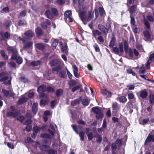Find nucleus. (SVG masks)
Masks as SVG:
<instances>
[{"instance_id": "obj_37", "label": "nucleus", "mask_w": 154, "mask_h": 154, "mask_svg": "<svg viewBox=\"0 0 154 154\" xmlns=\"http://www.w3.org/2000/svg\"><path fill=\"white\" fill-rule=\"evenodd\" d=\"M124 49L125 51V53H127L128 52V50L129 49H128V45L127 42L125 41L124 42Z\"/></svg>"}, {"instance_id": "obj_49", "label": "nucleus", "mask_w": 154, "mask_h": 154, "mask_svg": "<svg viewBox=\"0 0 154 154\" xmlns=\"http://www.w3.org/2000/svg\"><path fill=\"white\" fill-rule=\"evenodd\" d=\"M51 11L52 13L55 15H57L58 14V11L55 8H53L51 9Z\"/></svg>"}, {"instance_id": "obj_42", "label": "nucleus", "mask_w": 154, "mask_h": 154, "mask_svg": "<svg viewBox=\"0 0 154 154\" xmlns=\"http://www.w3.org/2000/svg\"><path fill=\"white\" fill-rule=\"evenodd\" d=\"M16 62L19 64H21L22 63V58L20 57H18L16 59Z\"/></svg>"}, {"instance_id": "obj_45", "label": "nucleus", "mask_w": 154, "mask_h": 154, "mask_svg": "<svg viewBox=\"0 0 154 154\" xmlns=\"http://www.w3.org/2000/svg\"><path fill=\"white\" fill-rule=\"evenodd\" d=\"M3 36H4L5 38L8 39H9L10 38V34L7 32L4 33Z\"/></svg>"}, {"instance_id": "obj_36", "label": "nucleus", "mask_w": 154, "mask_h": 154, "mask_svg": "<svg viewBox=\"0 0 154 154\" xmlns=\"http://www.w3.org/2000/svg\"><path fill=\"white\" fill-rule=\"evenodd\" d=\"M85 133L83 131H81L79 134V137L81 138V140L84 141V135Z\"/></svg>"}, {"instance_id": "obj_28", "label": "nucleus", "mask_w": 154, "mask_h": 154, "mask_svg": "<svg viewBox=\"0 0 154 154\" xmlns=\"http://www.w3.org/2000/svg\"><path fill=\"white\" fill-rule=\"evenodd\" d=\"M143 34L145 37L147 39H149L150 37V35L149 32L145 30L143 32Z\"/></svg>"}, {"instance_id": "obj_32", "label": "nucleus", "mask_w": 154, "mask_h": 154, "mask_svg": "<svg viewBox=\"0 0 154 154\" xmlns=\"http://www.w3.org/2000/svg\"><path fill=\"white\" fill-rule=\"evenodd\" d=\"M80 101L78 99L75 100L71 102V103L72 105L75 106L80 103Z\"/></svg>"}, {"instance_id": "obj_25", "label": "nucleus", "mask_w": 154, "mask_h": 154, "mask_svg": "<svg viewBox=\"0 0 154 154\" xmlns=\"http://www.w3.org/2000/svg\"><path fill=\"white\" fill-rule=\"evenodd\" d=\"M35 32L36 34L38 35H42L43 33L42 29L39 27H37L35 29Z\"/></svg>"}, {"instance_id": "obj_48", "label": "nucleus", "mask_w": 154, "mask_h": 154, "mask_svg": "<svg viewBox=\"0 0 154 154\" xmlns=\"http://www.w3.org/2000/svg\"><path fill=\"white\" fill-rule=\"evenodd\" d=\"M115 43V40L113 38H112L109 43V46L111 48H113Z\"/></svg>"}, {"instance_id": "obj_12", "label": "nucleus", "mask_w": 154, "mask_h": 154, "mask_svg": "<svg viewBox=\"0 0 154 154\" xmlns=\"http://www.w3.org/2000/svg\"><path fill=\"white\" fill-rule=\"evenodd\" d=\"M28 100V98L25 97L24 94L22 95L21 96V98L19 100L18 103L20 105H21L26 102Z\"/></svg>"}, {"instance_id": "obj_44", "label": "nucleus", "mask_w": 154, "mask_h": 154, "mask_svg": "<svg viewBox=\"0 0 154 154\" xmlns=\"http://www.w3.org/2000/svg\"><path fill=\"white\" fill-rule=\"evenodd\" d=\"M40 136L42 138H50V136L48 134H42Z\"/></svg>"}, {"instance_id": "obj_24", "label": "nucleus", "mask_w": 154, "mask_h": 154, "mask_svg": "<svg viewBox=\"0 0 154 154\" xmlns=\"http://www.w3.org/2000/svg\"><path fill=\"white\" fill-rule=\"evenodd\" d=\"M7 115L8 116L11 117H15L17 116V114L15 112L9 111L7 112Z\"/></svg>"}, {"instance_id": "obj_11", "label": "nucleus", "mask_w": 154, "mask_h": 154, "mask_svg": "<svg viewBox=\"0 0 154 154\" xmlns=\"http://www.w3.org/2000/svg\"><path fill=\"white\" fill-rule=\"evenodd\" d=\"M7 50L10 53L15 54L17 53L18 51L17 49L14 47L11 46H8L7 48Z\"/></svg>"}, {"instance_id": "obj_62", "label": "nucleus", "mask_w": 154, "mask_h": 154, "mask_svg": "<svg viewBox=\"0 0 154 154\" xmlns=\"http://www.w3.org/2000/svg\"><path fill=\"white\" fill-rule=\"evenodd\" d=\"M106 92L105 93V94L107 96V97H110L111 96L112 94L111 92L108 91L106 89L105 90Z\"/></svg>"}, {"instance_id": "obj_57", "label": "nucleus", "mask_w": 154, "mask_h": 154, "mask_svg": "<svg viewBox=\"0 0 154 154\" xmlns=\"http://www.w3.org/2000/svg\"><path fill=\"white\" fill-rule=\"evenodd\" d=\"M99 11L100 14V16H102L104 12L103 9L101 7H99Z\"/></svg>"}, {"instance_id": "obj_2", "label": "nucleus", "mask_w": 154, "mask_h": 154, "mask_svg": "<svg viewBox=\"0 0 154 154\" xmlns=\"http://www.w3.org/2000/svg\"><path fill=\"white\" fill-rule=\"evenodd\" d=\"M92 111L96 114V118L97 119H101L103 114L101 110L97 107H94L92 108Z\"/></svg>"}, {"instance_id": "obj_19", "label": "nucleus", "mask_w": 154, "mask_h": 154, "mask_svg": "<svg viewBox=\"0 0 154 154\" xmlns=\"http://www.w3.org/2000/svg\"><path fill=\"white\" fill-rule=\"evenodd\" d=\"M38 104L36 103H34L32 105V111L35 114L36 113L38 110Z\"/></svg>"}, {"instance_id": "obj_38", "label": "nucleus", "mask_w": 154, "mask_h": 154, "mask_svg": "<svg viewBox=\"0 0 154 154\" xmlns=\"http://www.w3.org/2000/svg\"><path fill=\"white\" fill-rule=\"evenodd\" d=\"M96 137L97 138L96 142L97 143H100L102 140V137L100 136L99 134H98Z\"/></svg>"}, {"instance_id": "obj_50", "label": "nucleus", "mask_w": 154, "mask_h": 154, "mask_svg": "<svg viewBox=\"0 0 154 154\" xmlns=\"http://www.w3.org/2000/svg\"><path fill=\"white\" fill-rule=\"evenodd\" d=\"M9 64L10 65V66L11 68H15L16 67V64L15 62L13 61H11L9 63Z\"/></svg>"}, {"instance_id": "obj_35", "label": "nucleus", "mask_w": 154, "mask_h": 154, "mask_svg": "<svg viewBox=\"0 0 154 154\" xmlns=\"http://www.w3.org/2000/svg\"><path fill=\"white\" fill-rule=\"evenodd\" d=\"M49 154H57V151L54 149H50L47 151Z\"/></svg>"}, {"instance_id": "obj_61", "label": "nucleus", "mask_w": 154, "mask_h": 154, "mask_svg": "<svg viewBox=\"0 0 154 154\" xmlns=\"http://www.w3.org/2000/svg\"><path fill=\"white\" fill-rule=\"evenodd\" d=\"M57 101V100H54L51 102V107L53 109L54 108L56 105Z\"/></svg>"}, {"instance_id": "obj_6", "label": "nucleus", "mask_w": 154, "mask_h": 154, "mask_svg": "<svg viewBox=\"0 0 154 154\" xmlns=\"http://www.w3.org/2000/svg\"><path fill=\"white\" fill-rule=\"evenodd\" d=\"M122 145L121 141L118 139H117L115 141L114 143L112 145V151H115L118 147H120Z\"/></svg>"}, {"instance_id": "obj_46", "label": "nucleus", "mask_w": 154, "mask_h": 154, "mask_svg": "<svg viewBox=\"0 0 154 154\" xmlns=\"http://www.w3.org/2000/svg\"><path fill=\"white\" fill-rule=\"evenodd\" d=\"M63 93V91L62 90L58 89L56 91V95L57 96H59L62 94Z\"/></svg>"}, {"instance_id": "obj_20", "label": "nucleus", "mask_w": 154, "mask_h": 154, "mask_svg": "<svg viewBox=\"0 0 154 154\" xmlns=\"http://www.w3.org/2000/svg\"><path fill=\"white\" fill-rule=\"evenodd\" d=\"M24 34L26 36L29 37H32L34 35L33 33L30 30L25 32L24 33Z\"/></svg>"}, {"instance_id": "obj_7", "label": "nucleus", "mask_w": 154, "mask_h": 154, "mask_svg": "<svg viewBox=\"0 0 154 154\" xmlns=\"http://www.w3.org/2000/svg\"><path fill=\"white\" fill-rule=\"evenodd\" d=\"M0 81L3 82L5 85H10L11 84V81L8 77L7 76H4L0 79Z\"/></svg>"}, {"instance_id": "obj_1", "label": "nucleus", "mask_w": 154, "mask_h": 154, "mask_svg": "<svg viewBox=\"0 0 154 154\" xmlns=\"http://www.w3.org/2000/svg\"><path fill=\"white\" fill-rule=\"evenodd\" d=\"M78 13L79 16L84 24H86V22L90 21L94 17L93 12L91 11H89L86 15H85V11H82L80 10Z\"/></svg>"}, {"instance_id": "obj_53", "label": "nucleus", "mask_w": 154, "mask_h": 154, "mask_svg": "<svg viewBox=\"0 0 154 154\" xmlns=\"http://www.w3.org/2000/svg\"><path fill=\"white\" fill-rule=\"evenodd\" d=\"M0 53L4 58L5 59H8V57L5 55V53L3 50L1 51Z\"/></svg>"}, {"instance_id": "obj_58", "label": "nucleus", "mask_w": 154, "mask_h": 154, "mask_svg": "<svg viewBox=\"0 0 154 154\" xmlns=\"http://www.w3.org/2000/svg\"><path fill=\"white\" fill-rule=\"evenodd\" d=\"M46 103V100H44L42 99L40 101V105L41 106H44L45 105Z\"/></svg>"}, {"instance_id": "obj_33", "label": "nucleus", "mask_w": 154, "mask_h": 154, "mask_svg": "<svg viewBox=\"0 0 154 154\" xmlns=\"http://www.w3.org/2000/svg\"><path fill=\"white\" fill-rule=\"evenodd\" d=\"M2 92L4 96L6 97H7L10 94V92L9 91L4 89H2Z\"/></svg>"}, {"instance_id": "obj_22", "label": "nucleus", "mask_w": 154, "mask_h": 154, "mask_svg": "<svg viewBox=\"0 0 154 154\" xmlns=\"http://www.w3.org/2000/svg\"><path fill=\"white\" fill-rule=\"evenodd\" d=\"M41 62V61L40 60L32 61L30 63V65L32 66H36L39 65Z\"/></svg>"}, {"instance_id": "obj_30", "label": "nucleus", "mask_w": 154, "mask_h": 154, "mask_svg": "<svg viewBox=\"0 0 154 154\" xmlns=\"http://www.w3.org/2000/svg\"><path fill=\"white\" fill-rule=\"evenodd\" d=\"M32 43L31 42H27L24 46L25 49H28L32 46Z\"/></svg>"}, {"instance_id": "obj_54", "label": "nucleus", "mask_w": 154, "mask_h": 154, "mask_svg": "<svg viewBox=\"0 0 154 154\" xmlns=\"http://www.w3.org/2000/svg\"><path fill=\"white\" fill-rule=\"evenodd\" d=\"M14 38H17V39L19 40H22L23 41V42L24 43H26L25 42V38H23L22 39L20 38V37L18 36L17 35H15L14 36Z\"/></svg>"}, {"instance_id": "obj_41", "label": "nucleus", "mask_w": 154, "mask_h": 154, "mask_svg": "<svg viewBox=\"0 0 154 154\" xmlns=\"http://www.w3.org/2000/svg\"><path fill=\"white\" fill-rule=\"evenodd\" d=\"M127 71L128 73L131 74L133 76H134L136 75L135 73L134 72L132 69H127Z\"/></svg>"}, {"instance_id": "obj_9", "label": "nucleus", "mask_w": 154, "mask_h": 154, "mask_svg": "<svg viewBox=\"0 0 154 154\" xmlns=\"http://www.w3.org/2000/svg\"><path fill=\"white\" fill-rule=\"evenodd\" d=\"M98 28L105 35H106L108 33V30L107 28L101 24H98Z\"/></svg>"}, {"instance_id": "obj_43", "label": "nucleus", "mask_w": 154, "mask_h": 154, "mask_svg": "<svg viewBox=\"0 0 154 154\" xmlns=\"http://www.w3.org/2000/svg\"><path fill=\"white\" fill-rule=\"evenodd\" d=\"M128 52L126 53L128 54L130 57H132L133 56V51L131 49H129L128 50Z\"/></svg>"}, {"instance_id": "obj_63", "label": "nucleus", "mask_w": 154, "mask_h": 154, "mask_svg": "<svg viewBox=\"0 0 154 154\" xmlns=\"http://www.w3.org/2000/svg\"><path fill=\"white\" fill-rule=\"evenodd\" d=\"M34 92L32 91H30L29 92L28 95V96L29 98H31L33 97L34 96Z\"/></svg>"}, {"instance_id": "obj_10", "label": "nucleus", "mask_w": 154, "mask_h": 154, "mask_svg": "<svg viewBox=\"0 0 154 154\" xmlns=\"http://www.w3.org/2000/svg\"><path fill=\"white\" fill-rule=\"evenodd\" d=\"M46 86L44 85H42L38 87L37 91L40 94L46 91Z\"/></svg>"}, {"instance_id": "obj_17", "label": "nucleus", "mask_w": 154, "mask_h": 154, "mask_svg": "<svg viewBox=\"0 0 154 154\" xmlns=\"http://www.w3.org/2000/svg\"><path fill=\"white\" fill-rule=\"evenodd\" d=\"M51 24V22L48 20H46L45 21L42 22L41 26L44 29L47 28V25Z\"/></svg>"}, {"instance_id": "obj_60", "label": "nucleus", "mask_w": 154, "mask_h": 154, "mask_svg": "<svg viewBox=\"0 0 154 154\" xmlns=\"http://www.w3.org/2000/svg\"><path fill=\"white\" fill-rule=\"evenodd\" d=\"M80 88V86L79 85H77L76 86H75L73 88H72V91L73 92L75 91H76L78 89Z\"/></svg>"}, {"instance_id": "obj_21", "label": "nucleus", "mask_w": 154, "mask_h": 154, "mask_svg": "<svg viewBox=\"0 0 154 154\" xmlns=\"http://www.w3.org/2000/svg\"><path fill=\"white\" fill-rule=\"evenodd\" d=\"M131 27L133 32L135 33H137L139 31V26L136 25H133L131 26Z\"/></svg>"}, {"instance_id": "obj_3", "label": "nucleus", "mask_w": 154, "mask_h": 154, "mask_svg": "<svg viewBox=\"0 0 154 154\" xmlns=\"http://www.w3.org/2000/svg\"><path fill=\"white\" fill-rule=\"evenodd\" d=\"M59 46L60 48L63 52H65L66 55L68 54V48L66 43L60 42Z\"/></svg>"}, {"instance_id": "obj_52", "label": "nucleus", "mask_w": 154, "mask_h": 154, "mask_svg": "<svg viewBox=\"0 0 154 154\" xmlns=\"http://www.w3.org/2000/svg\"><path fill=\"white\" fill-rule=\"evenodd\" d=\"M93 47L94 48L96 51L98 52L100 51V49L99 47V46H98L97 44L96 43H95Z\"/></svg>"}, {"instance_id": "obj_40", "label": "nucleus", "mask_w": 154, "mask_h": 154, "mask_svg": "<svg viewBox=\"0 0 154 154\" xmlns=\"http://www.w3.org/2000/svg\"><path fill=\"white\" fill-rule=\"evenodd\" d=\"M89 103L88 100L87 99H85L82 100V103L83 105L87 106Z\"/></svg>"}, {"instance_id": "obj_39", "label": "nucleus", "mask_w": 154, "mask_h": 154, "mask_svg": "<svg viewBox=\"0 0 154 154\" xmlns=\"http://www.w3.org/2000/svg\"><path fill=\"white\" fill-rule=\"evenodd\" d=\"M57 61L56 60H53L50 61V63L51 66H55L57 64Z\"/></svg>"}, {"instance_id": "obj_14", "label": "nucleus", "mask_w": 154, "mask_h": 154, "mask_svg": "<svg viewBox=\"0 0 154 154\" xmlns=\"http://www.w3.org/2000/svg\"><path fill=\"white\" fill-rule=\"evenodd\" d=\"M52 40L53 42L51 44V46L52 49L54 50L56 49V47L57 45L59 42L57 40L54 38L52 39Z\"/></svg>"}, {"instance_id": "obj_47", "label": "nucleus", "mask_w": 154, "mask_h": 154, "mask_svg": "<svg viewBox=\"0 0 154 154\" xmlns=\"http://www.w3.org/2000/svg\"><path fill=\"white\" fill-rule=\"evenodd\" d=\"M9 10V8L8 7H5L1 11L2 13H7L8 12Z\"/></svg>"}, {"instance_id": "obj_8", "label": "nucleus", "mask_w": 154, "mask_h": 154, "mask_svg": "<svg viewBox=\"0 0 154 154\" xmlns=\"http://www.w3.org/2000/svg\"><path fill=\"white\" fill-rule=\"evenodd\" d=\"M71 12L70 11H67L64 13L65 18L67 20L71 22L73 21V19L71 17Z\"/></svg>"}, {"instance_id": "obj_34", "label": "nucleus", "mask_w": 154, "mask_h": 154, "mask_svg": "<svg viewBox=\"0 0 154 154\" xmlns=\"http://www.w3.org/2000/svg\"><path fill=\"white\" fill-rule=\"evenodd\" d=\"M33 130L34 132L37 133L40 131V128L37 126L34 127Z\"/></svg>"}, {"instance_id": "obj_55", "label": "nucleus", "mask_w": 154, "mask_h": 154, "mask_svg": "<svg viewBox=\"0 0 154 154\" xmlns=\"http://www.w3.org/2000/svg\"><path fill=\"white\" fill-rule=\"evenodd\" d=\"M17 53H15V54H13L11 57V59L13 60H16L18 57L19 56H18L17 55Z\"/></svg>"}, {"instance_id": "obj_23", "label": "nucleus", "mask_w": 154, "mask_h": 154, "mask_svg": "<svg viewBox=\"0 0 154 154\" xmlns=\"http://www.w3.org/2000/svg\"><path fill=\"white\" fill-rule=\"evenodd\" d=\"M59 76L62 78H64L66 76V72L65 71L61 70L59 72Z\"/></svg>"}, {"instance_id": "obj_56", "label": "nucleus", "mask_w": 154, "mask_h": 154, "mask_svg": "<svg viewBox=\"0 0 154 154\" xmlns=\"http://www.w3.org/2000/svg\"><path fill=\"white\" fill-rule=\"evenodd\" d=\"M144 24L145 25L146 27L147 28L149 29L150 28V26L149 23L148 22V21L146 20H144Z\"/></svg>"}, {"instance_id": "obj_15", "label": "nucleus", "mask_w": 154, "mask_h": 154, "mask_svg": "<svg viewBox=\"0 0 154 154\" xmlns=\"http://www.w3.org/2000/svg\"><path fill=\"white\" fill-rule=\"evenodd\" d=\"M92 32V35L95 38L102 35V33L98 30H93Z\"/></svg>"}, {"instance_id": "obj_51", "label": "nucleus", "mask_w": 154, "mask_h": 154, "mask_svg": "<svg viewBox=\"0 0 154 154\" xmlns=\"http://www.w3.org/2000/svg\"><path fill=\"white\" fill-rule=\"evenodd\" d=\"M97 39L101 43H103L104 42V39L103 37L101 36V35H100L98 36L97 37Z\"/></svg>"}, {"instance_id": "obj_26", "label": "nucleus", "mask_w": 154, "mask_h": 154, "mask_svg": "<svg viewBox=\"0 0 154 154\" xmlns=\"http://www.w3.org/2000/svg\"><path fill=\"white\" fill-rule=\"evenodd\" d=\"M119 100L120 103H124L126 102L127 99L125 96H122L119 97Z\"/></svg>"}, {"instance_id": "obj_16", "label": "nucleus", "mask_w": 154, "mask_h": 154, "mask_svg": "<svg viewBox=\"0 0 154 154\" xmlns=\"http://www.w3.org/2000/svg\"><path fill=\"white\" fill-rule=\"evenodd\" d=\"M35 47L39 50H43L45 48V46L42 43H38L35 45Z\"/></svg>"}, {"instance_id": "obj_64", "label": "nucleus", "mask_w": 154, "mask_h": 154, "mask_svg": "<svg viewBox=\"0 0 154 154\" xmlns=\"http://www.w3.org/2000/svg\"><path fill=\"white\" fill-rule=\"evenodd\" d=\"M147 19L150 21H154V19L152 16L149 15L147 17Z\"/></svg>"}, {"instance_id": "obj_59", "label": "nucleus", "mask_w": 154, "mask_h": 154, "mask_svg": "<svg viewBox=\"0 0 154 154\" xmlns=\"http://www.w3.org/2000/svg\"><path fill=\"white\" fill-rule=\"evenodd\" d=\"M24 119V117L23 116H19L17 117V120L21 122H23Z\"/></svg>"}, {"instance_id": "obj_18", "label": "nucleus", "mask_w": 154, "mask_h": 154, "mask_svg": "<svg viewBox=\"0 0 154 154\" xmlns=\"http://www.w3.org/2000/svg\"><path fill=\"white\" fill-rule=\"evenodd\" d=\"M137 69H139V72L140 74H144L146 72L145 68L143 65L140 68L137 67Z\"/></svg>"}, {"instance_id": "obj_13", "label": "nucleus", "mask_w": 154, "mask_h": 154, "mask_svg": "<svg viewBox=\"0 0 154 154\" xmlns=\"http://www.w3.org/2000/svg\"><path fill=\"white\" fill-rule=\"evenodd\" d=\"M39 147L41 150L44 151H47L50 148L49 146L44 144H42Z\"/></svg>"}, {"instance_id": "obj_5", "label": "nucleus", "mask_w": 154, "mask_h": 154, "mask_svg": "<svg viewBox=\"0 0 154 154\" xmlns=\"http://www.w3.org/2000/svg\"><path fill=\"white\" fill-rule=\"evenodd\" d=\"M151 141L154 142V131H152L150 133L145 140L144 144L146 145L147 143L150 142Z\"/></svg>"}, {"instance_id": "obj_27", "label": "nucleus", "mask_w": 154, "mask_h": 154, "mask_svg": "<svg viewBox=\"0 0 154 154\" xmlns=\"http://www.w3.org/2000/svg\"><path fill=\"white\" fill-rule=\"evenodd\" d=\"M140 96L142 98H144L147 96V93L146 91H142L140 92Z\"/></svg>"}, {"instance_id": "obj_31", "label": "nucleus", "mask_w": 154, "mask_h": 154, "mask_svg": "<svg viewBox=\"0 0 154 154\" xmlns=\"http://www.w3.org/2000/svg\"><path fill=\"white\" fill-rule=\"evenodd\" d=\"M45 15L49 19H50L52 17V16L51 13L50 11L48 10L45 12Z\"/></svg>"}, {"instance_id": "obj_4", "label": "nucleus", "mask_w": 154, "mask_h": 154, "mask_svg": "<svg viewBox=\"0 0 154 154\" xmlns=\"http://www.w3.org/2000/svg\"><path fill=\"white\" fill-rule=\"evenodd\" d=\"M119 48L117 47L113 48V51L116 54H119L120 52L122 53L124 52L123 46L122 44H119Z\"/></svg>"}, {"instance_id": "obj_29", "label": "nucleus", "mask_w": 154, "mask_h": 154, "mask_svg": "<svg viewBox=\"0 0 154 154\" xmlns=\"http://www.w3.org/2000/svg\"><path fill=\"white\" fill-rule=\"evenodd\" d=\"M136 8V6L135 5H132L130 8V13L131 15L134 12Z\"/></svg>"}]
</instances>
